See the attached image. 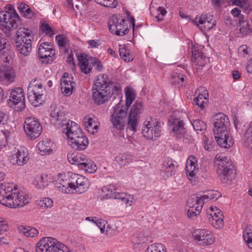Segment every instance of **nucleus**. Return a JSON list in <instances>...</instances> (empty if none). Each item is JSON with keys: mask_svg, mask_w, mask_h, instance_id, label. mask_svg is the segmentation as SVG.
Segmentation results:
<instances>
[{"mask_svg": "<svg viewBox=\"0 0 252 252\" xmlns=\"http://www.w3.org/2000/svg\"><path fill=\"white\" fill-rule=\"evenodd\" d=\"M42 204L44 205V206L46 207H51L53 206V201L51 198H48V197H45L43 198L42 200Z\"/></svg>", "mask_w": 252, "mask_h": 252, "instance_id": "61", "label": "nucleus"}, {"mask_svg": "<svg viewBox=\"0 0 252 252\" xmlns=\"http://www.w3.org/2000/svg\"><path fill=\"white\" fill-rule=\"evenodd\" d=\"M43 92L40 80H32L28 87V97L30 102L35 107L42 104Z\"/></svg>", "mask_w": 252, "mask_h": 252, "instance_id": "8", "label": "nucleus"}, {"mask_svg": "<svg viewBox=\"0 0 252 252\" xmlns=\"http://www.w3.org/2000/svg\"><path fill=\"white\" fill-rule=\"evenodd\" d=\"M188 211H187V215L188 218L190 219H193V218L196 217L197 215H199L201 211H200V208H192L188 207Z\"/></svg>", "mask_w": 252, "mask_h": 252, "instance_id": "53", "label": "nucleus"}, {"mask_svg": "<svg viewBox=\"0 0 252 252\" xmlns=\"http://www.w3.org/2000/svg\"><path fill=\"white\" fill-rule=\"evenodd\" d=\"M145 252H166V248L160 243L149 246Z\"/></svg>", "mask_w": 252, "mask_h": 252, "instance_id": "46", "label": "nucleus"}, {"mask_svg": "<svg viewBox=\"0 0 252 252\" xmlns=\"http://www.w3.org/2000/svg\"><path fill=\"white\" fill-rule=\"evenodd\" d=\"M29 203L25 195L17 191L12 183H4L0 185V203L5 206L16 208Z\"/></svg>", "mask_w": 252, "mask_h": 252, "instance_id": "3", "label": "nucleus"}, {"mask_svg": "<svg viewBox=\"0 0 252 252\" xmlns=\"http://www.w3.org/2000/svg\"><path fill=\"white\" fill-rule=\"evenodd\" d=\"M243 140L247 147L252 149V123H251L245 133Z\"/></svg>", "mask_w": 252, "mask_h": 252, "instance_id": "42", "label": "nucleus"}, {"mask_svg": "<svg viewBox=\"0 0 252 252\" xmlns=\"http://www.w3.org/2000/svg\"><path fill=\"white\" fill-rule=\"evenodd\" d=\"M8 104L16 111H22L25 109V96L22 88H15L11 91Z\"/></svg>", "mask_w": 252, "mask_h": 252, "instance_id": "13", "label": "nucleus"}, {"mask_svg": "<svg viewBox=\"0 0 252 252\" xmlns=\"http://www.w3.org/2000/svg\"><path fill=\"white\" fill-rule=\"evenodd\" d=\"M177 167L178 163L176 161L171 158H166L160 169V175L166 180L176 174Z\"/></svg>", "mask_w": 252, "mask_h": 252, "instance_id": "19", "label": "nucleus"}, {"mask_svg": "<svg viewBox=\"0 0 252 252\" xmlns=\"http://www.w3.org/2000/svg\"><path fill=\"white\" fill-rule=\"evenodd\" d=\"M83 124L86 130L91 134H94L98 131L99 123L94 118L86 116L83 119Z\"/></svg>", "mask_w": 252, "mask_h": 252, "instance_id": "29", "label": "nucleus"}, {"mask_svg": "<svg viewBox=\"0 0 252 252\" xmlns=\"http://www.w3.org/2000/svg\"><path fill=\"white\" fill-rule=\"evenodd\" d=\"M221 196V193L216 190H211L207 192L206 194L201 195V198L203 200L204 203L208 202L209 200L212 201H216Z\"/></svg>", "mask_w": 252, "mask_h": 252, "instance_id": "40", "label": "nucleus"}, {"mask_svg": "<svg viewBox=\"0 0 252 252\" xmlns=\"http://www.w3.org/2000/svg\"><path fill=\"white\" fill-rule=\"evenodd\" d=\"M197 26L202 32H206L213 29L216 25L217 21L214 16L210 14H203L200 16L195 18Z\"/></svg>", "mask_w": 252, "mask_h": 252, "instance_id": "18", "label": "nucleus"}, {"mask_svg": "<svg viewBox=\"0 0 252 252\" xmlns=\"http://www.w3.org/2000/svg\"><path fill=\"white\" fill-rule=\"evenodd\" d=\"M192 125L194 129L196 131H203L206 128V124L199 119L193 120L192 122Z\"/></svg>", "mask_w": 252, "mask_h": 252, "instance_id": "48", "label": "nucleus"}, {"mask_svg": "<svg viewBox=\"0 0 252 252\" xmlns=\"http://www.w3.org/2000/svg\"><path fill=\"white\" fill-rule=\"evenodd\" d=\"M119 53L122 59L125 62H129L132 60L131 57L130 56L129 51L125 48H120Z\"/></svg>", "mask_w": 252, "mask_h": 252, "instance_id": "49", "label": "nucleus"}, {"mask_svg": "<svg viewBox=\"0 0 252 252\" xmlns=\"http://www.w3.org/2000/svg\"><path fill=\"white\" fill-rule=\"evenodd\" d=\"M198 169V162L196 158L193 155L189 156L186 166V171L188 178L191 180L196 175Z\"/></svg>", "mask_w": 252, "mask_h": 252, "instance_id": "26", "label": "nucleus"}, {"mask_svg": "<svg viewBox=\"0 0 252 252\" xmlns=\"http://www.w3.org/2000/svg\"><path fill=\"white\" fill-rule=\"evenodd\" d=\"M74 78L70 76L67 73H64L61 79V88L62 93L66 96L70 95L75 87Z\"/></svg>", "mask_w": 252, "mask_h": 252, "instance_id": "21", "label": "nucleus"}, {"mask_svg": "<svg viewBox=\"0 0 252 252\" xmlns=\"http://www.w3.org/2000/svg\"><path fill=\"white\" fill-rule=\"evenodd\" d=\"M18 9L24 17L31 19L34 16V12L29 5L25 3H21L18 7Z\"/></svg>", "mask_w": 252, "mask_h": 252, "instance_id": "38", "label": "nucleus"}, {"mask_svg": "<svg viewBox=\"0 0 252 252\" xmlns=\"http://www.w3.org/2000/svg\"><path fill=\"white\" fill-rule=\"evenodd\" d=\"M214 131L218 144L221 148H230L234 141L228 129L230 124L228 117L220 113L214 116Z\"/></svg>", "mask_w": 252, "mask_h": 252, "instance_id": "2", "label": "nucleus"}, {"mask_svg": "<svg viewBox=\"0 0 252 252\" xmlns=\"http://www.w3.org/2000/svg\"><path fill=\"white\" fill-rule=\"evenodd\" d=\"M89 182L87 178L81 175L77 184L75 185L74 192L77 193H82L86 192L89 188Z\"/></svg>", "mask_w": 252, "mask_h": 252, "instance_id": "33", "label": "nucleus"}, {"mask_svg": "<svg viewBox=\"0 0 252 252\" xmlns=\"http://www.w3.org/2000/svg\"><path fill=\"white\" fill-rule=\"evenodd\" d=\"M27 41L28 42L25 44V45H22V43H24V41L19 42V43H18L17 40H16L15 46L17 50L20 54L25 56H28L32 51V41L30 39H28Z\"/></svg>", "mask_w": 252, "mask_h": 252, "instance_id": "36", "label": "nucleus"}, {"mask_svg": "<svg viewBox=\"0 0 252 252\" xmlns=\"http://www.w3.org/2000/svg\"><path fill=\"white\" fill-rule=\"evenodd\" d=\"M247 0H234L233 1L234 4L240 7H243L245 4H247Z\"/></svg>", "mask_w": 252, "mask_h": 252, "instance_id": "62", "label": "nucleus"}, {"mask_svg": "<svg viewBox=\"0 0 252 252\" xmlns=\"http://www.w3.org/2000/svg\"><path fill=\"white\" fill-rule=\"evenodd\" d=\"M20 23V18L15 9L0 12V29L3 32L16 29Z\"/></svg>", "mask_w": 252, "mask_h": 252, "instance_id": "6", "label": "nucleus"}, {"mask_svg": "<svg viewBox=\"0 0 252 252\" xmlns=\"http://www.w3.org/2000/svg\"><path fill=\"white\" fill-rule=\"evenodd\" d=\"M92 99L94 102L101 105L109 101L112 95L118 98L119 102L113 107L110 120L113 126L118 130L124 129L127 110L135 98V93L131 88L126 90L125 105L122 104V87L120 84L112 82L107 74L97 75L92 86Z\"/></svg>", "mask_w": 252, "mask_h": 252, "instance_id": "1", "label": "nucleus"}, {"mask_svg": "<svg viewBox=\"0 0 252 252\" xmlns=\"http://www.w3.org/2000/svg\"><path fill=\"white\" fill-rule=\"evenodd\" d=\"M94 223L100 228L101 232H104L106 224L105 220L102 219H99L96 218V219H95Z\"/></svg>", "mask_w": 252, "mask_h": 252, "instance_id": "58", "label": "nucleus"}, {"mask_svg": "<svg viewBox=\"0 0 252 252\" xmlns=\"http://www.w3.org/2000/svg\"><path fill=\"white\" fill-rule=\"evenodd\" d=\"M243 236L247 246L252 249V226L247 225L244 228Z\"/></svg>", "mask_w": 252, "mask_h": 252, "instance_id": "39", "label": "nucleus"}, {"mask_svg": "<svg viewBox=\"0 0 252 252\" xmlns=\"http://www.w3.org/2000/svg\"><path fill=\"white\" fill-rule=\"evenodd\" d=\"M51 182L50 177L47 174L36 175L33 181V185L37 189H42L49 185Z\"/></svg>", "mask_w": 252, "mask_h": 252, "instance_id": "30", "label": "nucleus"}, {"mask_svg": "<svg viewBox=\"0 0 252 252\" xmlns=\"http://www.w3.org/2000/svg\"><path fill=\"white\" fill-rule=\"evenodd\" d=\"M132 156L128 153H124L117 156L115 159L121 166H126L132 161Z\"/></svg>", "mask_w": 252, "mask_h": 252, "instance_id": "41", "label": "nucleus"}, {"mask_svg": "<svg viewBox=\"0 0 252 252\" xmlns=\"http://www.w3.org/2000/svg\"><path fill=\"white\" fill-rule=\"evenodd\" d=\"M209 221L217 229L221 228L224 225V216H215V214H210Z\"/></svg>", "mask_w": 252, "mask_h": 252, "instance_id": "37", "label": "nucleus"}, {"mask_svg": "<svg viewBox=\"0 0 252 252\" xmlns=\"http://www.w3.org/2000/svg\"><path fill=\"white\" fill-rule=\"evenodd\" d=\"M142 108V105L141 102L136 101L131 108L129 114L138 117L141 113Z\"/></svg>", "mask_w": 252, "mask_h": 252, "instance_id": "47", "label": "nucleus"}, {"mask_svg": "<svg viewBox=\"0 0 252 252\" xmlns=\"http://www.w3.org/2000/svg\"><path fill=\"white\" fill-rule=\"evenodd\" d=\"M231 14L235 17H238L239 23L244 24V17L243 15L241 14V10L238 8H234L231 11Z\"/></svg>", "mask_w": 252, "mask_h": 252, "instance_id": "55", "label": "nucleus"}, {"mask_svg": "<svg viewBox=\"0 0 252 252\" xmlns=\"http://www.w3.org/2000/svg\"><path fill=\"white\" fill-rule=\"evenodd\" d=\"M193 236L196 243L200 246L212 245L215 241L214 234L210 230L198 229L194 230Z\"/></svg>", "mask_w": 252, "mask_h": 252, "instance_id": "15", "label": "nucleus"}, {"mask_svg": "<svg viewBox=\"0 0 252 252\" xmlns=\"http://www.w3.org/2000/svg\"><path fill=\"white\" fill-rule=\"evenodd\" d=\"M20 230L26 237L32 238L36 236L38 234V230L37 229L31 226H22Z\"/></svg>", "mask_w": 252, "mask_h": 252, "instance_id": "43", "label": "nucleus"}, {"mask_svg": "<svg viewBox=\"0 0 252 252\" xmlns=\"http://www.w3.org/2000/svg\"><path fill=\"white\" fill-rule=\"evenodd\" d=\"M8 229V225L6 220L0 217V234H3Z\"/></svg>", "mask_w": 252, "mask_h": 252, "instance_id": "56", "label": "nucleus"}, {"mask_svg": "<svg viewBox=\"0 0 252 252\" xmlns=\"http://www.w3.org/2000/svg\"><path fill=\"white\" fill-rule=\"evenodd\" d=\"M0 73L10 83L13 82L16 77L14 69L12 67L5 64L0 67Z\"/></svg>", "mask_w": 252, "mask_h": 252, "instance_id": "32", "label": "nucleus"}, {"mask_svg": "<svg viewBox=\"0 0 252 252\" xmlns=\"http://www.w3.org/2000/svg\"><path fill=\"white\" fill-rule=\"evenodd\" d=\"M40 30L42 32L45 33L46 35L52 37L55 34L52 28L46 23H43L40 27Z\"/></svg>", "mask_w": 252, "mask_h": 252, "instance_id": "50", "label": "nucleus"}, {"mask_svg": "<svg viewBox=\"0 0 252 252\" xmlns=\"http://www.w3.org/2000/svg\"><path fill=\"white\" fill-rule=\"evenodd\" d=\"M80 176L81 175L79 174H77L73 173H69L66 175L69 185L70 187L72 188V193L74 192L75 185L77 184Z\"/></svg>", "mask_w": 252, "mask_h": 252, "instance_id": "45", "label": "nucleus"}, {"mask_svg": "<svg viewBox=\"0 0 252 252\" xmlns=\"http://www.w3.org/2000/svg\"><path fill=\"white\" fill-rule=\"evenodd\" d=\"M241 23H240V32L243 35H247L249 33L250 31V29L249 28V24L248 23H246L245 25H241Z\"/></svg>", "mask_w": 252, "mask_h": 252, "instance_id": "60", "label": "nucleus"}, {"mask_svg": "<svg viewBox=\"0 0 252 252\" xmlns=\"http://www.w3.org/2000/svg\"><path fill=\"white\" fill-rule=\"evenodd\" d=\"M88 43L92 48H97L99 45V42L95 40H89Z\"/></svg>", "mask_w": 252, "mask_h": 252, "instance_id": "64", "label": "nucleus"}, {"mask_svg": "<svg viewBox=\"0 0 252 252\" xmlns=\"http://www.w3.org/2000/svg\"><path fill=\"white\" fill-rule=\"evenodd\" d=\"M192 53L191 61L195 65L199 66H204L208 62V59L206 58L201 50L200 47L198 46H192L191 48Z\"/></svg>", "mask_w": 252, "mask_h": 252, "instance_id": "25", "label": "nucleus"}, {"mask_svg": "<svg viewBox=\"0 0 252 252\" xmlns=\"http://www.w3.org/2000/svg\"><path fill=\"white\" fill-rule=\"evenodd\" d=\"M57 187L59 190L64 193H72V188L70 187L66 175L60 174L56 181Z\"/></svg>", "mask_w": 252, "mask_h": 252, "instance_id": "27", "label": "nucleus"}, {"mask_svg": "<svg viewBox=\"0 0 252 252\" xmlns=\"http://www.w3.org/2000/svg\"><path fill=\"white\" fill-rule=\"evenodd\" d=\"M216 171L223 183H228L235 178L236 169L232 160L222 153L218 154L214 159Z\"/></svg>", "mask_w": 252, "mask_h": 252, "instance_id": "4", "label": "nucleus"}, {"mask_svg": "<svg viewBox=\"0 0 252 252\" xmlns=\"http://www.w3.org/2000/svg\"><path fill=\"white\" fill-rule=\"evenodd\" d=\"M215 214V216H222L223 214L221 210L218 208L217 207L211 206L210 207V210L208 211V214Z\"/></svg>", "mask_w": 252, "mask_h": 252, "instance_id": "59", "label": "nucleus"}, {"mask_svg": "<svg viewBox=\"0 0 252 252\" xmlns=\"http://www.w3.org/2000/svg\"><path fill=\"white\" fill-rule=\"evenodd\" d=\"M205 140H204L203 145L204 149L208 151H211L214 148V142L212 139H209L205 138Z\"/></svg>", "mask_w": 252, "mask_h": 252, "instance_id": "57", "label": "nucleus"}, {"mask_svg": "<svg viewBox=\"0 0 252 252\" xmlns=\"http://www.w3.org/2000/svg\"><path fill=\"white\" fill-rule=\"evenodd\" d=\"M29 159L28 151L25 147H22L10 157V162L13 164L22 166L26 164Z\"/></svg>", "mask_w": 252, "mask_h": 252, "instance_id": "24", "label": "nucleus"}, {"mask_svg": "<svg viewBox=\"0 0 252 252\" xmlns=\"http://www.w3.org/2000/svg\"><path fill=\"white\" fill-rule=\"evenodd\" d=\"M158 14L156 16V18L158 22L161 21L163 19L164 16L167 13V11L165 8L159 6L157 9Z\"/></svg>", "mask_w": 252, "mask_h": 252, "instance_id": "54", "label": "nucleus"}, {"mask_svg": "<svg viewBox=\"0 0 252 252\" xmlns=\"http://www.w3.org/2000/svg\"><path fill=\"white\" fill-rule=\"evenodd\" d=\"M71 147L77 150L86 149L89 144V140L85 134L82 132L68 140Z\"/></svg>", "mask_w": 252, "mask_h": 252, "instance_id": "22", "label": "nucleus"}, {"mask_svg": "<svg viewBox=\"0 0 252 252\" xmlns=\"http://www.w3.org/2000/svg\"><path fill=\"white\" fill-rule=\"evenodd\" d=\"M161 125L159 121H151L144 122L142 127L143 136L148 140H155L160 136Z\"/></svg>", "mask_w": 252, "mask_h": 252, "instance_id": "14", "label": "nucleus"}, {"mask_svg": "<svg viewBox=\"0 0 252 252\" xmlns=\"http://www.w3.org/2000/svg\"><path fill=\"white\" fill-rule=\"evenodd\" d=\"M138 117L130 114L128 115L127 128L135 132L137 129Z\"/></svg>", "mask_w": 252, "mask_h": 252, "instance_id": "44", "label": "nucleus"}, {"mask_svg": "<svg viewBox=\"0 0 252 252\" xmlns=\"http://www.w3.org/2000/svg\"><path fill=\"white\" fill-rule=\"evenodd\" d=\"M50 111L51 122L57 127L60 129L64 124H66V122H68L64 112L61 110L59 107L51 106Z\"/></svg>", "mask_w": 252, "mask_h": 252, "instance_id": "17", "label": "nucleus"}, {"mask_svg": "<svg viewBox=\"0 0 252 252\" xmlns=\"http://www.w3.org/2000/svg\"><path fill=\"white\" fill-rule=\"evenodd\" d=\"M204 203L200 196L193 195L189 197L187 200L186 205L188 207L195 208H200L201 211Z\"/></svg>", "mask_w": 252, "mask_h": 252, "instance_id": "35", "label": "nucleus"}, {"mask_svg": "<svg viewBox=\"0 0 252 252\" xmlns=\"http://www.w3.org/2000/svg\"><path fill=\"white\" fill-rule=\"evenodd\" d=\"M194 103L195 107L200 108L203 111L209 102V95L208 91L203 87H200L195 93Z\"/></svg>", "mask_w": 252, "mask_h": 252, "instance_id": "20", "label": "nucleus"}, {"mask_svg": "<svg viewBox=\"0 0 252 252\" xmlns=\"http://www.w3.org/2000/svg\"><path fill=\"white\" fill-rule=\"evenodd\" d=\"M104 194L103 199H115L124 203L127 206H130L135 202L134 196L126 192H117L115 186L112 184L104 187L102 189Z\"/></svg>", "mask_w": 252, "mask_h": 252, "instance_id": "7", "label": "nucleus"}, {"mask_svg": "<svg viewBox=\"0 0 252 252\" xmlns=\"http://www.w3.org/2000/svg\"><path fill=\"white\" fill-rule=\"evenodd\" d=\"M127 22V20L120 16L113 15L108 21V28L112 33L118 36H124L129 31Z\"/></svg>", "mask_w": 252, "mask_h": 252, "instance_id": "11", "label": "nucleus"}, {"mask_svg": "<svg viewBox=\"0 0 252 252\" xmlns=\"http://www.w3.org/2000/svg\"><path fill=\"white\" fill-rule=\"evenodd\" d=\"M24 128L28 138L32 140L38 137L42 131V126L40 122L32 117L25 119Z\"/></svg>", "mask_w": 252, "mask_h": 252, "instance_id": "12", "label": "nucleus"}, {"mask_svg": "<svg viewBox=\"0 0 252 252\" xmlns=\"http://www.w3.org/2000/svg\"><path fill=\"white\" fill-rule=\"evenodd\" d=\"M53 143L48 139H43L37 145V148L41 155L50 154L52 151Z\"/></svg>", "mask_w": 252, "mask_h": 252, "instance_id": "31", "label": "nucleus"}, {"mask_svg": "<svg viewBox=\"0 0 252 252\" xmlns=\"http://www.w3.org/2000/svg\"><path fill=\"white\" fill-rule=\"evenodd\" d=\"M67 160L71 164L77 165L78 168L89 173H93L97 169L94 161L87 156L77 152H69L67 154Z\"/></svg>", "mask_w": 252, "mask_h": 252, "instance_id": "5", "label": "nucleus"}, {"mask_svg": "<svg viewBox=\"0 0 252 252\" xmlns=\"http://www.w3.org/2000/svg\"><path fill=\"white\" fill-rule=\"evenodd\" d=\"M64 245L56 239L47 237L42 238L36 245V252H59Z\"/></svg>", "mask_w": 252, "mask_h": 252, "instance_id": "9", "label": "nucleus"}, {"mask_svg": "<svg viewBox=\"0 0 252 252\" xmlns=\"http://www.w3.org/2000/svg\"><path fill=\"white\" fill-rule=\"evenodd\" d=\"M93 67L94 66V68L98 71H102L103 69V65L101 62L96 58H90Z\"/></svg>", "mask_w": 252, "mask_h": 252, "instance_id": "52", "label": "nucleus"}, {"mask_svg": "<svg viewBox=\"0 0 252 252\" xmlns=\"http://www.w3.org/2000/svg\"><path fill=\"white\" fill-rule=\"evenodd\" d=\"M78 65L81 72L87 74L90 73L93 69L91 58L87 59L83 55L78 56Z\"/></svg>", "mask_w": 252, "mask_h": 252, "instance_id": "28", "label": "nucleus"}, {"mask_svg": "<svg viewBox=\"0 0 252 252\" xmlns=\"http://www.w3.org/2000/svg\"><path fill=\"white\" fill-rule=\"evenodd\" d=\"M7 121L6 114L3 111H0V125H4Z\"/></svg>", "mask_w": 252, "mask_h": 252, "instance_id": "63", "label": "nucleus"}, {"mask_svg": "<svg viewBox=\"0 0 252 252\" xmlns=\"http://www.w3.org/2000/svg\"><path fill=\"white\" fill-rule=\"evenodd\" d=\"M185 125V123L182 119L176 117L174 114H172L168 122V129L171 135L177 139L184 137L187 132Z\"/></svg>", "mask_w": 252, "mask_h": 252, "instance_id": "10", "label": "nucleus"}, {"mask_svg": "<svg viewBox=\"0 0 252 252\" xmlns=\"http://www.w3.org/2000/svg\"><path fill=\"white\" fill-rule=\"evenodd\" d=\"M32 31L27 28H20L16 32V40L19 42H23L25 39H30L32 41L33 37L31 34Z\"/></svg>", "mask_w": 252, "mask_h": 252, "instance_id": "34", "label": "nucleus"}, {"mask_svg": "<svg viewBox=\"0 0 252 252\" xmlns=\"http://www.w3.org/2000/svg\"><path fill=\"white\" fill-rule=\"evenodd\" d=\"M56 40L59 48L65 47L68 41L66 36L63 34L57 35L56 36Z\"/></svg>", "mask_w": 252, "mask_h": 252, "instance_id": "51", "label": "nucleus"}, {"mask_svg": "<svg viewBox=\"0 0 252 252\" xmlns=\"http://www.w3.org/2000/svg\"><path fill=\"white\" fill-rule=\"evenodd\" d=\"M38 57L44 63H50L54 59L55 55V51L52 48L50 43L43 42L38 48Z\"/></svg>", "mask_w": 252, "mask_h": 252, "instance_id": "16", "label": "nucleus"}, {"mask_svg": "<svg viewBox=\"0 0 252 252\" xmlns=\"http://www.w3.org/2000/svg\"><path fill=\"white\" fill-rule=\"evenodd\" d=\"M60 129L63 132L65 133L68 140L82 132L77 123L69 120H68L66 124H64Z\"/></svg>", "mask_w": 252, "mask_h": 252, "instance_id": "23", "label": "nucleus"}]
</instances>
